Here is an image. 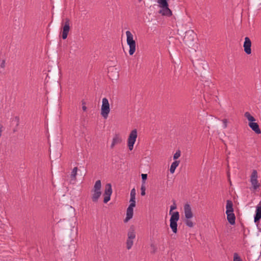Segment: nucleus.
<instances>
[{
    "label": "nucleus",
    "mask_w": 261,
    "mask_h": 261,
    "mask_svg": "<svg viewBox=\"0 0 261 261\" xmlns=\"http://www.w3.org/2000/svg\"><path fill=\"white\" fill-rule=\"evenodd\" d=\"M101 183L100 180H97L91 190L92 196L91 198L94 202H97L99 198L101 195Z\"/></svg>",
    "instance_id": "1"
},
{
    "label": "nucleus",
    "mask_w": 261,
    "mask_h": 261,
    "mask_svg": "<svg viewBox=\"0 0 261 261\" xmlns=\"http://www.w3.org/2000/svg\"><path fill=\"white\" fill-rule=\"evenodd\" d=\"M125 34L126 36V42L129 48V54L133 55L136 51V42L134 39L133 34L130 31H127Z\"/></svg>",
    "instance_id": "2"
},
{
    "label": "nucleus",
    "mask_w": 261,
    "mask_h": 261,
    "mask_svg": "<svg viewBox=\"0 0 261 261\" xmlns=\"http://www.w3.org/2000/svg\"><path fill=\"white\" fill-rule=\"evenodd\" d=\"M110 112V104L107 98H103L102 100L101 107V115L104 119H107Z\"/></svg>",
    "instance_id": "3"
},
{
    "label": "nucleus",
    "mask_w": 261,
    "mask_h": 261,
    "mask_svg": "<svg viewBox=\"0 0 261 261\" xmlns=\"http://www.w3.org/2000/svg\"><path fill=\"white\" fill-rule=\"evenodd\" d=\"M179 215L178 212H174L170 219V227L174 233H176L177 231V222L179 220Z\"/></svg>",
    "instance_id": "4"
},
{
    "label": "nucleus",
    "mask_w": 261,
    "mask_h": 261,
    "mask_svg": "<svg viewBox=\"0 0 261 261\" xmlns=\"http://www.w3.org/2000/svg\"><path fill=\"white\" fill-rule=\"evenodd\" d=\"M137 138V130L134 129L130 133L127 139V146L129 150H132Z\"/></svg>",
    "instance_id": "5"
},
{
    "label": "nucleus",
    "mask_w": 261,
    "mask_h": 261,
    "mask_svg": "<svg viewBox=\"0 0 261 261\" xmlns=\"http://www.w3.org/2000/svg\"><path fill=\"white\" fill-rule=\"evenodd\" d=\"M257 172L256 170H253L250 176V182L251 184L252 189L253 190H256L260 185L257 180Z\"/></svg>",
    "instance_id": "6"
},
{
    "label": "nucleus",
    "mask_w": 261,
    "mask_h": 261,
    "mask_svg": "<svg viewBox=\"0 0 261 261\" xmlns=\"http://www.w3.org/2000/svg\"><path fill=\"white\" fill-rule=\"evenodd\" d=\"M70 21L68 18H66L63 22V25L62 28V37L63 39L67 38L68 34L70 30Z\"/></svg>",
    "instance_id": "7"
},
{
    "label": "nucleus",
    "mask_w": 261,
    "mask_h": 261,
    "mask_svg": "<svg viewBox=\"0 0 261 261\" xmlns=\"http://www.w3.org/2000/svg\"><path fill=\"white\" fill-rule=\"evenodd\" d=\"M112 193V187L110 184H107L105 187V192L103 194V202L107 203L111 199V196Z\"/></svg>",
    "instance_id": "8"
},
{
    "label": "nucleus",
    "mask_w": 261,
    "mask_h": 261,
    "mask_svg": "<svg viewBox=\"0 0 261 261\" xmlns=\"http://www.w3.org/2000/svg\"><path fill=\"white\" fill-rule=\"evenodd\" d=\"M251 42L250 39L247 37H245L243 47L244 48L245 52L248 55L251 53Z\"/></svg>",
    "instance_id": "9"
},
{
    "label": "nucleus",
    "mask_w": 261,
    "mask_h": 261,
    "mask_svg": "<svg viewBox=\"0 0 261 261\" xmlns=\"http://www.w3.org/2000/svg\"><path fill=\"white\" fill-rule=\"evenodd\" d=\"M184 213L185 215V217L186 219H191L193 216V214L192 212L191 207L189 204H186L184 205Z\"/></svg>",
    "instance_id": "10"
},
{
    "label": "nucleus",
    "mask_w": 261,
    "mask_h": 261,
    "mask_svg": "<svg viewBox=\"0 0 261 261\" xmlns=\"http://www.w3.org/2000/svg\"><path fill=\"white\" fill-rule=\"evenodd\" d=\"M122 140V138L119 134H115L113 138L111 148H113L115 145L120 144Z\"/></svg>",
    "instance_id": "11"
},
{
    "label": "nucleus",
    "mask_w": 261,
    "mask_h": 261,
    "mask_svg": "<svg viewBox=\"0 0 261 261\" xmlns=\"http://www.w3.org/2000/svg\"><path fill=\"white\" fill-rule=\"evenodd\" d=\"M261 219V201L256 207L255 215L254 216V222H257Z\"/></svg>",
    "instance_id": "12"
},
{
    "label": "nucleus",
    "mask_w": 261,
    "mask_h": 261,
    "mask_svg": "<svg viewBox=\"0 0 261 261\" xmlns=\"http://www.w3.org/2000/svg\"><path fill=\"white\" fill-rule=\"evenodd\" d=\"M248 125L257 134L261 133V131L259 128V125L257 123L254 122H249Z\"/></svg>",
    "instance_id": "13"
},
{
    "label": "nucleus",
    "mask_w": 261,
    "mask_h": 261,
    "mask_svg": "<svg viewBox=\"0 0 261 261\" xmlns=\"http://www.w3.org/2000/svg\"><path fill=\"white\" fill-rule=\"evenodd\" d=\"M127 238L134 240L136 238V231L133 226L130 227L127 233Z\"/></svg>",
    "instance_id": "14"
},
{
    "label": "nucleus",
    "mask_w": 261,
    "mask_h": 261,
    "mask_svg": "<svg viewBox=\"0 0 261 261\" xmlns=\"http://www.w3.org/2000/svg\"><path fill=\"white\" fill-rule=\"evenodd\" d=\"M159 13L163 16H170L172 15V11L169 8V6L161 8V9L159 11Z\"/></svg>",
    "instance_id": "15"
},
{
    "label": "nucleus",
    "mask_w": 261,
    "mask_h": 261,
    "mask_svg": "<svg viewBox=\"0 0 261 261\" xmlns=\"http://www.w3.org/2000/svg\"><path fill=\"white\" fill-rule=\"evenodd\" d=\"M134 214L133 209L127 208L126 210V216L124 219V222H127L130 219L133 218Z\"/></svg>",
    "instance_id": "16"
},
{
    "label": "nucleus",
    "mask_w": 261,
    "mask_h": 261,
    "mask_svg": "<svg viewBox=\"0 0 261 261\" xmlns=\"http://www.w3.org/2000/svg\"><path fill=\"white\" fill-rule=\"evenodd\" d=\"M227 218L229 223L231 224H234L235 223L236 217L233 212L226 213Z\"/></svg>",
    "instance_id": "17"
},
{
    "label": "nucleus",
    "mask_w": 261,
    "mask_h": 261,
    "mask_svg": "<svg viewBox=\"0 0 261 261\" xmlns=\"http://www.w3.org/2000/svg\"><path fill=\"white\" fill-rule=\"evenodd\" d=\"M226 208V213L233 212V204L231 200H227Z\"/></svg>",
    "instance_id": "18"
},
{
    "label": "nucleus",
    "mask_w": 261,
    "mask_h": 261,
    "mask_svg": "<svg viewBox=\"0 0 261 261\" xmlns=\"http://www.w3.org/2000/svg\"><path fill=\"white\" fill-rule=\"evenodd\" d=\"M179 164V161H175L171 164L170 168V172L171 173L173 174L174 173L175 169L178 166Z\"/></svg>",
    "instance_id": "19"
},
{
    "label": "nucleus",
    "mask_w": 261,
    "mask_h": 261,
    "mask_svg": "<svg viewBox=\"0 0 261 261\" xmlns=\"http://www.w3.org/2000/svg\"><path fill=\"white\" fill-rule=\"evenodd\" d=\"M157 3L159 4V6L161 8L169 6L167 0H157Z\"/></svg>",
    "instance_id": "20"
},
{
    "label": "nucleus",
    "mask_w": 261,
    "mask_h": 261,
    "mask_svg": "<svg viewBox=\"0 0 261 261\" xmlns=\"http://www.w3.org/2000/svg\"><path fill=\"white\" fill-rule=\"evenodd\" d=\"M134 244V240L130 239L127 238L126 242V248L128 250H129L132 248L133 245Z\"/></svg>",
    "instance_id": "21"
},
{
    "label": "nucleus",
    "mask_w": 261,
    "mask_h": 261,
    "mask_svg": "<svg viewBox=\"0 0 261 261\" xmlns=\"http://www.w3.org/2000/svg\"><path fill=\"white\" fill-rule=\"evenodd\" d=\"M244 116L250 122H253L255 121V118L248 112L245 113Z\"/></svg>",
    "instance_id": "22"
},
{
    "label": "nucleus",
    "mask_w": 261,
    "mask_h": 261,
    "mask_svg": "<svg viewBox=\"0 0 261 261\" xmlns=\"http://www.w3.org/2000/svg\"><path fill=\"white\" fill-rule=\"evenodd\" d=\"M77 168L74 167L71 173V180H73L75 181L76 180V176L77 174Z\"/></svg>",
    "instance_id": "23"
},
{
    "label": "nucleus",
    "mask_w": 261,
    "mask_h": 261,
    "mask_svg": "<svg viewBox=\"0 0 261 261\" xmlns=\"http://www.w3.org/2000/svg\"><path fill=\"white\" fill-rule=\"evenodd\" d=\"M136 199V190L133 188L130 191V198L129 201L134 202Z\"/></svg>",
    "instance_id": "24"
},
{
    "label": "nucleus",
    "mask_w": 261,
    "mask_h": 261,
    "mask_svg": "<svg viewBox=\"0 0 261 261\" xmlns=\"http://www.w3.org/2000/svg\"><path fill=\"white\" fill-rule=\"evenodd\" d=\"M233 261H243L237 253H234L233 255Z\"/></svg>",
    "instance_id": "25"
},
{
    "label": "nucleus",
    "mask_w": 261,
    "mask_h": 261,
    "mask_svg": "<svg viewBox=\"0 0 261 261\" xmlns=\"http://www.w3.org/2000/svg\"><path fill=\"white\" fill-rule=\"evenodd\" d=\"M186 224L188 226L190 227H192L193 226V223L191 220V219H187L186 221Z\"/></svg>",
    "instance_id": "26"
},
{
    "label": "nucleus",
    "mask_w": 261,
    "mask_h": 261,
    "mask_svg": "<svg viewBox=\"0 0 261 261\" xmlns=\"http://www.w3.org/2000/svg\"><path fill=\"white\" fill-rule=\"evenodd\" d=\"M145 190H146L145 185L142 184L141 187V194L142 196H144L145 195Z\"/></svg>",
    "instance_id": "27"
},
{
    "label": "nucleus",
    "mask_w": 261,
    "mask_h": 261,
    "mask_svg": "<svg viewBox=\"0 0 261 261\" xmlns=\"http://www.w3.org/2000/svg\"><path fill=\"white\" fill-rule=\"evenodd\" d=\"M180 156V150H177V151H176V152L174 153V154L173 155V159L176 160L178 158H179Z\"/></svg>",
    "instance_id": "28"
},
{
    "label": "nucleus",
    "mask_w": 261,
    "mask_h": 261,
    "mask_svg": "<svg viewBox=\"0 0 261 261\" xmlns=\"http://www.w3.org/2000/svg\"><path fill=\"white\" fill-rule=\"evenodd\" d=\"M141 176L142 179V184L145 185V180L147 178V175L146 174H142Z\"/></svg>",
    "instance_id": "29"
},
{
    "label": "nucleus",
    "mask_w": 261,
    "mask_h": 261,
    "mask_svg": "<svg viewBox=\"0 0 261 261\" xmlns=\"http://www.w3.org/2000/svg\"><path fill=\"white\" fill-rule=\"evenodd\" d=\"M130 203L127 208L133 209L134 207L136 206V201H134V202L130 201Z\"/></svg>",
    "instance_id": "30"
},
{
    "label": "nucleus",
    "mask_w": 261,
    "mask_h": 261,
    "mask_svg": "<svg viewBox=\"0 0 261 261\" xmlns=\"http://www.w3.org/2000/svg\"><path fill=\"white\" fill-rule=\"evenodd\" d=\"M82 109L84 111H87V107L86 106V102L84 100H82Z\"/></svg>",
    "instance_id": "31"
},
{
    "label": "nucleus",
    "mask_w": 261,
    "mask_h": 261,
    "mask_svg": "<svg viewBox=\"0 0 261 261\" xmlns=\"http://www.w3.org/2000/svg\"><path fill=\"white\" fill-rule=\"evenodd\" d=\"M222 122H223V128H225L227 127V121L226 119H223L222 120Z\"/></svg>",
    "instance_id": "32"
},
{
    "label": "nucleus",
    "mask_w": 261,
    "mask_h": 261,
    "mask_svg": "<svg viewBox=\"0 0 261 261\" xmlns=\"http://www.w3.org/2000/svg\"><path fill=\"white\" fill-rule=\"evenodd\" d=\"M176 208V206L175 204L172 205L170 206V213H171V211H173V210H175Z\"/></svg>",
    "instance_id": "33"
},
{
    "label": "nucleus",
    "mask_w": 261,
    "mask_h": 261,
    "mask_svg": "<svg viewBox=\"0 0 261 261\" xmlns=\"http://www.w3.org/2000/svg\"><path fill=\"white\" fill-rule=\"evenodd\" d=\"M5 62L4 60H3L1 62V63L0 64V66L2 67V68H4L5 67Z\"/></svg>",
    "instance_id": "34"
},
{
    "label": "nucleus",
    "mask_w": 261,
    "mask_h": 261,
    "mask_svg": "<svg viewBox=\"0 0 261 261\" xmlns=\"http://www.w3.org/2000/svg\"><path fill=\"white\" fill-rule=\"evenodd\" d=\"M3 130V126L2 125H0V137L2 136Z\"/></svg>",
    "instance_id": "35"
},
{
    "label": "nucleus",
    "mask_w": 261,
    "mask_h": 261,
    "mask_svg": "<svg viewBox=\"0 0 261 261\" xmlns=\"http://www.w3.org/2000/svg\"><path fill=\"white\" fill-rule=\"evenodd\" d=\"M227 176H228V178L229 180H230V179H229L230 174H229V172L228 171L227 172Z\"/></svg>",
    "instance_id": "36"
},
{
    "label": "nucleus",
    "mask_w": 261,
    "mask_h": 261,
    "mask_svg": "<svg viewBox=\"0 0 261 261\" xmlns=\"http://www.w3.org/2000/svg\"><path fill=\"white\" fill-rule=\"evenodd\" d=\"M139 1H141L142 0H139Z\"/></svg>",
    "instance_id": "37"
}]
</instances>
